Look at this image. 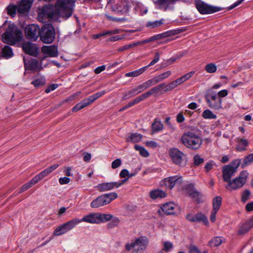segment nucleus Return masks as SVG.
<instances>
[{
  "mask_svg": "<svg viewBox=\"0 0 253 253\" xmlns=\"http://www.w3.org/2000/svg\"><path fill=\"white\" fill-rule=\"evenodd\" d=\"M253 163V153L250 154L246 156L243 160V163L242 164L243 168Z\"/></svg>",
  "mask_w": 253,
  "mask_h": 253,
  "instance_id": "79ce46f5",
  "label": "nucleus"
},
{
  "mask_svg": "<svg viewBox=\"0 0 253 253\" xmlns=\"http://www.w3.org/2000/svg\"><path fill=\"white\" fill-rule=\"evenodd\" d=\"M173 247L172 244L170 242H165L164 243V248L163 251L165 252H169Z\"/></svg>",
  "mask_w": 253,
  "mask_h": 253,
  "instance_id": "5fc2aeb1",
  "label": "nucleus"
},
{
  "mask_svg": "<svg viewBox=\"0 0 253 253\" xmlns=\"http://www.w3.org/2000/svg\"><path fill=\"white\" fill-rule=\"evenodd\" d=\"M189 196L198 203L203 202V195L196 190H193L190 192L189 193Z\"/></svg>",
  "mask_w": 253,
  "mask_h": 253,
  "instance_id": "7c9ffc66",
  "label": "nucleus"
},
{
  "mask_svg": "<svg viewBox=\"0 0 253 253\" xmlns=\"http://www.w3.org/2000/svg\"><path fill=\"white\" fill-rule=\"evenodd\" d=\"M213 161H210L206 163L204 169H205L206 172H208L209 171H210L213 168Z\"/></svg>",
  "mask_w": 253,
  "mask_h": 253,
  "instance_id": "bf43d9fd",
  "label": "nucleus"
},
{
  "mask_svg": "<svg viewBox=\"0 0 253 253\" xmlns=\"http://www.w3.org/2000/svg\"><path fill=\"white\" fill-rule=\"evenodd\" d=\"M152 93L151 92L150 89L148 91L142 94L141 95L135 98L133 101L129 102L131 104V106H133L135 104L139 103L142 100L146 99L149 97L150 96L152 95Z\"/></svg>",
  "mask_w": 253,
  "mask_h": 253,
  "instance_id": "bb28decb",
  "label": "nucleus"
},
{
  "mask_svg": "<svg viewBox=\"0 0 253 253\" xmlns=\"http://www.w3.org/2000/svg\"><path fill=\"white\" fill-rule=\"evenodd\" d=\"M95 100H96V98L94 94L89 96L88 98L84 99V101L85 102L87 106H88L89 105L91 104Z\"/></svg>",
  "mask_w": 253,
  "mask_h": 253,
  "instance_id": "6e6d98bb",
  "label": "nucleus"
},
{
  "mask_svg": "<svg viewBox=\"0 0 253 253\" xmlns=\"http://www.w3.org/2000/svg\"><path fill=\"white\" fill-rule=\"evenodd\" d=\"M196 6L199 12L202 14H211L221 10V8L206 4L202 1L197 2Z\"/></svg>",
  "mask_w": 253,
  "mask_h": 253,
  "instance_id": "ddd939ff",
  "label": "nucleus"
},
{
  "mask_svg": "<svg viewBox=\"0 0 253 253\" xmlns=\"http://www.w3.org/2000/svg\"><path fill=\"white\" fill-rule=\"evenodd\" d=\"M147 69V67H143L135 71L127 73L125 74L126 77H136L142 74Z\"/></svg>",
  "mask_w": 253,
  "mask_h": 253,
  "instance_id": "473e14b6",
  "label": "nucleus"
},
{
  "mask_svg": "<svg viewBox=\"0 0 253 253\" xmlns=\"http://www.w3.org/2000/svg\"><path fill=\"white\" fill-rule=\"evenodd\" d=\"M117 197L118 194L116 192H111L102 195L91 202L90 207L92 208H98L104 206L109 204Z\"/></svg>",
  "mask_w": 253,
  "mask_h": 253,
  "instance_id": "0eeeda50",
  "label": "nucleus"
},
{
  "mask_svg": "<svg viewBox=\"0 0 253 253\" xmlns=\"http://www.w3.org/2000/svg\"><path fill=\"white\" fill-rule=\"evenodd\" d=\"M253 227V217L242 224L238 229V234L243 235L247 233Z\"/></svg>",
  "mask_w": 253,
  "mask_h": 253,
  "instance_id": "b1692460",
  "label": "nucleus"
},
{
  "mask_svg": "<svg viewBox=\"0 0 253 253\" xmlns=\"http://www.w3.org/2000/svg\"><path fill=\"white\" fill-rule=\"evenodd\" d=\"M170 37L177 34H179L184 31L182 29H175L169 31Z\"/></svg>",
  "mask_w": 253,
  "mask_h": 253,
  "instance_id": "e2e57ef3",
  "label": "nucleus"
},
{
  "mask_svg": "<svg viewBox=\"0 0 253 253\" xmlns=\"http://www.w3.org/2000/svg\"><path fill=\"white\" fill-rule=\"evenodd\" d=\"M251 196V192L249 190H245L242 193L241 196V201L245 203L250 198Z\"/></svg>",
  "mask_w": 253,
  "mask_h": 253,
  "instance_id": "3c124183",
  "label": "nucleus"
},
{
  "mask_svg": "<svg viewBox=\"0 0 253 253\" xmlns=\"http://www.w3.org/2000/svg\"><path fill=\"white\" fill-rule=\"evenodd\" d=\"M127 179H123L118 182H104L98 184L96 187L98 191L102 192L117 188L124 184Z\"/></svg>",
  "mask_w": 253,
  "mask_h": 253,
  "instance_id": "4468645a",
  "label": "nucleus"
},
{
  "mask_svg": "<svg viewBox=\"0 0 253 253\" xmlns=\"http://www.w3.org/2000/svg\"><path fill=\"white\" fill-rule=\"evenodd\" d=\"M58 86L57 84H53L49 85L45 90V92L47 93L50 92L51 91L54 90Z\"/></svg>",
  "mask_w": 253,
  "mask_h": 253,
  "instance_id": "052dcab7",
  "label": "nucleus"
},
{
  "mask_svg": "<svg viewBox=\"0 0 253 253\" xmlns=\"http://www.w3.org/2000/svg\"><path fill=\"white\" fill-rule=\"evenodd\" d=\"M192 222H203L205 225L208 224V220L206 216L201 212H198L194 215V218L192 219Z\"/></svg>",
  "mask_w": 253,
  "mask_h": 253,
  "instance_id": "cd10ccee",
  "label": "nucleus"
},
{
  "mask_svg": "<svg viewBox=\"0 0 253 253\" xmlns=\"http://www.w3.org/2000/svg\"><path fill=\"white\" fill-rule=\"evenodd\" d=\"M164 126L163 123L155 119V121L152 124V130L153 132H157L162 130L163 129Z\"/></svg>",
  "mask_w": 253,
  "mask_h": 253,
  "instance_id": "2f4dec72",
  "label": "nucleus"
},
{
  "mask_svg": "<svg viewBox=\"0 0 253 253\" xmlns=\"http://www.w3.org/2000/svg\"><path fill=\"white\" fill-rule=\"evenodd\" d=\"M204 162V158H202L199 155L194 156L193 158V164L194 166H198L200 165L203 164Z\"/></svg>",
  "mask_w": 253,
  "mask_h": 253,
  "instance_id": "de8ad7c7",
  "label": "nucleus"
},
{
  "mask_svg": "<svg viewBox=\"0 0 253 253\" xmlns=\"http://www.w3.org/2000/svg\"><path fill=\"white\" fill-rule=\"evenodd\" d=\"M59 166L58 164H54L50 167L47 168L35 176L34 178L36 182L38 183L40 180L43 178L44 177L48 175L49 173L52 172L53 170L56 169Z\"/></svg>",
  "mask_w": 253,
  "mask_h": 253,
  "instance_id": "412c9836",
  "label": "nucleus"
},
{
  "mask_svg": "<svg viewBox=\"0 0 253 253\" xmlns=\"http://www.w3.org/2000/svg\"><path fill=\"white\" fill-rule=\"evenodd\" d=\"M134 148L136 150L139 152L140 154L142 156L144 157H147L149 156V154L148 152L144 147L135 145L134 146Z\"/></svg>",
  "mask_w": 253,
  "mask_h": 253,
  "instance_id": "a18cd8bd",
  "label": "nucleus"
},
{
  "mask_svg": "<svg viewBox=\"0 0 253 253\" xmlns=\"http://www.w3.org/2000/svg\"><path fill=\"white\" fill-rule=\"evenodd\" d=\"M157 84L156 81L155 80L154 77L151 79H150L146 82L142 84V85L144 89H146L147 88H149L153 85Z\"/></svg>",
  "mask_w": 253,
  "mask_h": 253,
  "instance_id": "49530a36",
  "label": "nucleus"
},
{
  "mask_svg": "<svg viewBox=\"0 0 253 253\" xmlns=\"http://www.w3.org/2000/svg\"><path fill=\"white\" fill-rule=\"evenodd\" d=\"M240 164V160L237 159L234 161L231 165H226L222 169L223 178L224 181L228 182L231 180V177L233 176L237 172L238 167Z\"/></svg>",
  "mask_w": 253,
  "mask_h": 253,
  "instance_id": "9d476101",
  "label": "nucleus"
},
{
  "mask_svg": "<svg viewBox=\"0 0 253 253\" xmlns=\"http://www.w3.org/2000/svg\"><path fill=\"white\" fill-rule=\"evenodd\" d=\"M146 145L152 148H156L158 146V144L154 141H150L146 142Z\"/></svg>",
  "mask_w": 253,
  "mask_h": 253,
  "instance_id": "338daca9",
  "label": "nucleus"
},
{
  "mask_svg": "<svg viewBox=\"0 0 253 253\" xmlns=\"http://www.w3.org/2000/svg\"><path fill=\"white\" fill-rule=\"evenodd\" d=\"M79 221L77 220V218H74L61 225L58 226L53 232V235L60 236L66 233L68 231L71 230L79 223Z\"/></svg>",
  "mask_w": 253,
  "mask_h": 253,
  "instance_id": "f8f14e48",
  "label": "nucleus"
},
{
  "mask_svg": "<svg viewBox=\"0 0 253 253\" xmlns=\"http://www.w3.org/2000/svg\"><path fill=\"white\" fill-rule=\"evenodd\" d=\"M170 37L169 31H168L164 33L156 35V39L158 40H161L163 38H166Z\"/></svg>",
  "mask_w": 253,
  "mask_h": 253,
  "instance_id": "13d9d810",
  "label": "nucleus"
},
{
  "mask_svg": "<svg viewBox=\"0 0 253 253\" xmlns=\"http://www.w3.org/2000/svg\"><path fill=\"white\" fill-rule=\"evenodd\" d=\"M195 72L194 71H191L186 74L183 75L182 76V78L184 81V82H186V81L188 80L190 78L192 77V76L194 74Z\"/></svg>",
  "mask_w": 253,
  "mask_h": 253,
  "instance_id": "680f3d73",
  "label": "nucleus"
},
{
  "mask_svg": "<svg viewBox=\"0 0 253 253\" xmlns=\"http://www.w3.org/2000/svg\"><path fill=\"white\" fill-rule=\"evenodd\" d=\"M222 240L219 237H215L211 239L209 242V246L212 247H216L220 245L222 243Z\"/></svg>",
  "mask_w": 253,
  "mask_h": 253,
  "instance_id": "4c0bfd02",
  "label": "nucleus"
},
{
  "mask_svg": "<svg viewBox=\"0 0 253 253\" xmlns=\"http://www.w3.org/2000/svg\"><path fill=\"white\" fill-rule=\"evenodd\" d=\"M22 48L24 52L27 54L37 56L39 49L35 44H33L30 42H26L23 43Z\"/></svg>",
  "mask_w": 253,
  "mask_h": 253,
  "instance_id": "a211bd4d",
  "label": "nucleus"
},
{
  "mask_svg": "<svg viewBox=\"0 0 253 253\" xmlns=\"http://www.w3.org/2000/svg\"><path fill=\"white\" fill-rule=\"evenodd\" d=\"M34 0H21L18 6L10 4L6 8L7 14L11 17H14L17 11L19 13L24 14L28 12L33 3Z\"/></svg>",
  "mask_w": 253,
  "mask_h": 253,
  "instance_id": "39448f33",
  "label": "nucleus"
},
{
  "mask_svg": "<svg viewBox=\"0 0 253 253\" xmlns=\"http://www.w3.org/2000/svg\"><path fill=\"white\" fill-rule=\"evenodd\" d=\"M248 173L247 171H242L238 176L231 180L225 186V188L229 190H236L241 187L246 183Z\"/></svg>",
  "mask_w": 253,
  "mask_h": 253,
  "instance_id": "6e6552de",
  "label": "nucleus"
},
{
  "mask_svg": "<svg viewBox=\"0 0 253 253\" xmlns=\"http://www.w3.org/2000/svg\"><path fill=\"white\" fill-rule=\"evenodd\" d=\"M99 224L110 221L113 218V215L108 213H98Z\"/></svg>",
  "mask_w": 253,
  "mask_h": 253,
  "instance_id": "72a5a7b5",
  "label": "nucleus"
},
{
  "mask_svg": "<svg viewBox=\"0 0 253 253\" xmlns=\"http://www.w3.org/2000/svg\"><path fill=\"white\" fill-rule=\"evenodd\" d=\"M87 106L85 104L84 100H82L81 102L76 104L74 107L72 108V111L73 112H77L81 109L84 108V107Z\"/></svg>",
  "mask_w": 253,
  "mask_h": 253,
  "instance_id": "09e8293b",
  "label": "nucleus"
},
{
  "mask_svg": "<svg viewBox=\"0 0 253 253\" xmlns=\"http://www.w3.org/2000/svg\"><path fill=\"white\" fill-rule=\"evenodd\" d=\"M13 55L12 49L8 45H5L2 49V57L5 59L11 58Z\"/></svg>",
  "mask_w": 253,
  "mask_h": 253,
  "instance_id": "c756f323",
  "label": "nucleus"
},
{
  "mask_svg": "<svg viewBox=\"0 0 253 253\" xmlns=\"http://www.w3.org/2000/svg\"><path fill=\"white\" fill-rule=\"evenodd\" d=\"M163 19L155 21H149L146 24V26L151 28H155L161 26L163 24Z\"/></svg>",
  "mask_w": 253,
  "mask_h": 253,
  "instance_id": "ea45409f",
  "label": "nucleus"
},
{
  "mask_svg": "<svg viewBox=\"0 0 253 253\" xmlns=\"http://www.w3.org/2000/svg\"><path fill=\"white\" fill-rule=\"evenodd\" d=\"M142 138V135L137 133H131L126 139L128 142L136 143L140 141Z\"/></svg>",
  "mask_w": 253,
  "mask_h": 253,
  "instance_id": "c85d7f7f",
  "label": "nucleus"
},
{
  "mask_svg": "<svg viewBox=\"0 0 253 253\" xmlns=\"http://www.w3.org/2000/svg\"><path fill=\"white\" fill-rule=\"evenodd\" d=\"M40 15L44 18L53 19L58 16L56 7L51 5H46L43 6Z\"/></svg>",
  "mask_w": 253,
  "mask_h": 253,
  "instance_id": "dca6fc26",
  "label": "nucleus"
},
{
  "mask_svg": "<svg viewBox=\"0 0 253 253\" xmlns=\"http://www.w3.org/2000/svg\"><path fill=\"white\" fill-rule=\"evenodd\" d=\"M181 140L184 146L192 150H197L200 148L203 142L201 137L191 131L183 133Z\"/></svg>",
  "mask_w": 253,
  "mask_h": 253,
  "instance_id": "f257e3e1",
  "label": "nucleus"
},
{
  "mask_svg": "<svg viewBox=\"0 0 253 253\" xmlns=\"http://www.w3.org/2000/svg\"><path fill=\"white\" fill-rule=\"evenodd\" d=\"M23 38V33L20 30L10 26L8 27L2 36L3 42L10 45H14L16 42H20Z\"/></svg>",
  "mask_w": 253,
  "mask_h": 253,
  "instance_id": "20e7f679",
  "label": "nucleus"
},
{
  "mask_svg": "<svg viewBox=\"0 0 253 253\" xmlns=\"http://www.w3.org/2000/svg\"><path fill=\"white\" fill-rule=\"evenodd\" d=\"M77 220L92 224H99L98 213H91L83 216L81 219L77 218Z\"/></svg>",
  "mask_w": 253,
  "mask_h": 253,
  "instance_id": "4be33fe9",
  "label": "nucleus"
},
{
  "mask_svg": "<svg viewBox=\"0 0 253 253\" xmlns=\"http://www.w3.org/2000/svg\"><path fill=\"white\" fill-rule=\"evenodd\" d=\"M37 182H36L35 180H34V178H32L29 182L28 183L24 184L20 189L18 193H22L23 192L25 191L26 190H28L29 188L31 187L33 185L36 184Z\"/></svg>",
  "mask_w": 253,
  "mask_h": 253,
  "instance_id": "e433bc0d",
  "label": "nucleus"
},
{
  "mask_svg": "<svg viewBox=\"0 0 253 253\" xmlns=\"http://www.w3.org/2000/svg\"><path fill=\"white\" fill-rule=\"evenodd\" d=\"M122 164V161L120 159H117L112 162L111 167L113 169H115L119 167Z\"/></svg>",
  "mask_w": 253,
  "mask_h": 253,
  "instance_id": "4d7b16f0",
  "label": "nucleus"
},
{
  "mask_svg": "<svg viewBox=\"0 0 253 253\" xmlns=\"http://www.w3.org/2000/svg\"><path fill=\"white\" fill-rule=\"evenodd\" d=\"M176 205L173 202L166 203L161 205V209L158 211L159 214H161V211L166 215H170L174 214V209Z\"/></svg>",
  "mask_w": 253,
  "mask_h": 253,
  "instance_id": "6ab92c4d",
  "label": "nucleus"
},
{
  "mask_svg": "<svg viewBox=\"0 0 253 253\" xmlns=\"http://www.w3.org/2000/svg\"><path fill=\"white\" fill-rule=\"evenodd\" d=\"M176 0H157L154 2L157 8L166 11Z\"/></svg>",
  "mask_w": 253,
  "mask_h": 253,
  "instance_id": "5701e85b",
  "label": "nucleus"
},
{
  "mask_svg": "<svg viewBox=\"0 0 253 253\" xmlns=\"http://www.w3.org/2000/svg\"><path fill=\"white\" fill-rule=\"evenodd\" d=\"M205 70L208 73H213L216 71L217 66L214 63H209L205 66Z\"/></svg>",
  "mask_w": 253,
  "mask_h": 253,
  "instance_id": "37998d69",
  "label": "nucleus"
},
{
  "mask_svg": "<svg viewBox=\"0 0 253 253\" xmlns=\"http://www.w3.org/2000/svg\"><path fill=\"white\" fill-rule=\"evenodd\" d=\"M55 32L54 27L49 24L43 25L41 29L40 39L44 43H51L54 41Z\"/></svg>",
  "mask_w": 253,
  "mask_h": 253,
  "instance_id": "423d86ee",
  "label": "nucleus"
},
{
  "mask_svg": "<svg viewBox=\"0 0 253 253\" xmlns=\"http://www.w3.org/2000/svg\"><path fill=\"white\" fill-rule=\"evenodd\" d=\"M171 72L170 71H167L166 72L163 73L155 77L154 78L156 81L157 84H158L164 80L168 78L171 75Z\"/></svg>",
  "mask_w": 253,
  "mask_h": 253,
  "instance_id": "f704fd0d",
  "label": "nucleus"
},
{
  "mask_svg": "<svg viewBox=\"0 0 253 253\" xmlns=\"http://www.w3.org/2000/svg\"><path fill=\"white\" fill-rule=\"evenodd\" d=\"M41 29L37 25L31 24L27 26L25 29V36L27 39L36 41L40 35Z\"/></svg>",
  "mask_w": 253,
  "mask_h": 253,
  "instance_id": "2eb2a0df",
  "label": "nucleus"
},
{
  "mask_svg": "<svg viewBox=\"0 0 253 253\" xmlns=\"http://www.w3.org/2000/svg\"><path fill=\"white\" fill-rule=\"evenodd\" d=\"M160 54L159 52H156L155 53L154 58L153 60L147 66H145V67H147V69L149 67L154 65L155 64H156L157 62H158L159 61V60L160 59Z\"/></svg>",
  "mask_w": 253,
  "mask_h": 253,
  "instance_id": "603ef678",
  "label": "nucleus"
},
{
  "mask_svg": "<svg viewBox=\"0 0 253 253\" xmlns=\"http://www.w3.org/2000/svg\"><path fill=\"white\" fill-rule=\"evenodd\" d=\"M222 198L220 196H216L212 200V207L214 210L218 211L221 207Z\"/></svg>",
  "mask_w": 253,
  "mask_h": 253,
  "instance_id": "c9c22d12",
  "label": "nucleus"
},
{
  "mask_svg": "<svg viewBox=\"0 0 253 253\" xmlns=\"http://www.w3.org/2000/svg\"><path fill=\"white\" fill-rule=\"evenodd\" d=\"M182 178L181 176L175 175L166 178L164 180V183L167 187L171 189L176 183L182 182Z\"/></svg>",
  "mask_w": 253,
  "mask_h": 253,
  "instance_id": "aec40b11",
  "label": "nucleus"
},
{
  "mask_svg": "<svg viewBox=\"0 0 253 253\" xmlns=\"http://www.w3.org/2000/svg\"><path fill=\"white\" fill-rule=\"evenodd\" d=\"M70 181V179L67 177H61L59 179V182L61 185L67 184Z\"/></svg>",
  "mask_w": 253,
  "mask_h": 253,
  "instance_id": "0e129e2a",
  "label": "nucleus"
},
{
  "mask_svg": "<svg viewBox=\"0 0 253 253\" xmlns=\"http://www.w3.org/2000/svg\"><path fill=\"white\" fill-rule=\"evenodd\" d=\"M39 65V61L37 59L32 60L30 63L28 68L31 70H36Z\"/></svg>",
  "mask_w": 253,
  "mask_h": 253,
  "instance_id": "8fccbe9b",
  "label": "nucleus"
},
{
  "mask_svg": "<svg viewBox=\"0 0 253 253\" xmlns=\"http://www.w3.org/2000/svg\"><path fill=\"white\" fill-rule=\"evenodd\" d=\"M188 253H208L207 252H201L198 248L194 246L191 245L189 248Z\"/></svg>",
  "mask_w": 253,
  "mask_h": 253,
  "instance_id": "864d4df0",
  "label": "nucleus"
},
{
  "mask_svg": "<svg viewBox=\"0 0 253 253\" xmlns=\"http://www.w3.org/2000/svg\"><path fill=\"white\" fill-rule=\"evenodd\" d=\"M128 171L126 169H123L120 173V177L121 178H124L125 179L128 177Z\"/></svg>",
  "mask_w": 253,
  "mask_h": 253,
  "instance_id": "69168bd1",
  "label": "nucleus"
},
{
  "mask_svg": "<svg viewBox=\"0 0 253 253\" xmlns=\"http://www.w3.org/2000/svg\"><path fill=\"white\" fill-rule=\"evenodd\" d=\"M205 98L208 106L212 110H219L222 108V99L213 92L207 93Z\"/></svg>",
  "mask_w": 253,
  "mask_h": 253,
  "instance_id": "9b49d317",
  "label": "nucleus"
},
{
  "mask_svg": "<svg viewBox=\"0 0 253 253\" xmlns=\"http://www.w3.org/2000/svg\"><path fill=\"white\" fill-rule=\"evenodd\" d=\"M228 94V91L226 89H223L219 91L217 94V96L220 98L224 97L227 96Z\"/></svg>",
  "mask_w": 253,
  "mask_h": 253,
  "instance_id": "774afa93",
  "label": "nucleus"
},
{
  "mask_svg": "<svg viewBox=\"0 0 253 253\" xmlns=\"http://www.w3.org/2000/svg\"><path fill=\"white\" fill-rule=\"evenodd\" d=\"M169 84H166L165 83H163L153 87L150 89V90L152 95L155 93H158L161 90H163L164 92H165L171 90L170 88H169Z\"/></svg>",
  "mask_w": 253,
  "mask_h": 253,
  "instance_id": "a878e982",
  "label": "nucleus"
},
{
  "mask_svg": "<svg viewBox=\"0 0 253 253\" xmlns=\"http://www.w3.org/2000/svg\"><path fill=\"white\" fill-rule=\"evenodd\" d=\"M167 195V193L164 191L160 189H155L149 193L150 197L153 200L164 198Z\"/></svg>",
  "mask_w": 253,
  "mask_h": 253,
  "instance_id": "393cba45",
  "label": "nucleus"
},
{
  "mask_svg": "<svg viewBox=\"0 0 253 253\" xmlns=\"http://www.w3.org/2000/svg\"><path fill=\"white\" fill-rule=\"evenodd\" d=\"M202 116L206 119H215L216 115L214 114L210 110L206 109L204 110L202 114Z\"/></svg>",
  "mask_w": 253,
  "mask_h": 253,
  "instance_id": "58836bf2",
  "label": "nucleus"
},
{
  "mask_svg": "<svg viewBox=\"0 0 253 253\" xmlns=\"http://www.w3.org/2000/svg\"><path fill=\"white\" fill-rule=\"evenodd\" d=\"M45 83V79L42 77L37 79L31 83V84L37 88L44 85Z\"/></svg>",
  "mask_w": 253,
  "mask_h": 253,
  "instance_id": "c03bdc74",
  "label": "nucleus"
},
{
  "mask_svg": "<svg viewBox=\"0 0 253 253\" xmlns=\"http://www.w3.org/2000/svg\"><path fill=\"white\" fill-rule=\"evenodd\" d=\"M74 6L73 0H57L55 3L58 16L65 19L72 15Z\"/></svg>",
  "mask_w": 253,
  "mask_h": 253,
  "instance_id": "f03ea898",
  "label": "nucleus"
},
{
  "mask_svg": "<svg viewBox=\"0 0 253 253\" xmlns=\"http://www.w3.org/2000/svg\"><path fill=\"white\" fill-rule=\"evenodd\" d=\"M149 243L147 237L141 236L135 238L131 243L126 244L125 249L127 251L132 249L131 253H142L147 249Z\"/></svg>",
  "mask_w": 253,
  "mask_h": 253,
  "instance_id": "7ed1b4c3",
  "label": "nucleus"
},
{
  "mask_svg": "<svg viewBox=\"0 0 253 253\" xmlns=\"http://www.w3.org/2000/svg\"><path fill=\"white\" fill-rule=\"evenodd\" d=\"M42 52L45 55L42 58L44 59L46 57H55L58 55L57 47L55 45H44L41 48Z\"/></svg>",
  "mask_w": 253,
  "mask_h": 253,
  "instance_id": "f3484780",
  "label": "nucleus"
},
{
  "mask_svg": "<svg viewBox=\"0 0 253 253\" xmlns=\"http://www.w3.org/2000/svg\"><path fill=\"white\" fill-rule=\"evenodd\" d=\"M169 154L172 162L179 167L186 165V155L177 148H171L169 150Z\"/></svg>",
  "mask_w": 253,
  "mask_h": 253,
  "instance_id": "1a4fd4ad",
  "label": "nucleus"
},
{
  "mask_svg": "<svg viewBox=\"0 0 253 253\" xmlns=\"http://www.w3.org/2000/svg\"><path fill=\"white\" fill-rule=\"evenodd\" d=\"M239 145L237 147V150L239 151H243L245 149V148L248 145V143L247 140L242 138H237Z\"/></svg>",
  "mask_w": 253,
  "mask_h": 253,
  "instance_id": "a19ab883",
  "label": "nucleus"
}]
</instances>
